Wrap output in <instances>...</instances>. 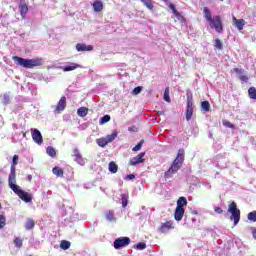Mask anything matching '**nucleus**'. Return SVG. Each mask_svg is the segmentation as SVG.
<instances>
[{"label":"nucleus","mask_w":256,"mask_h":256,"mask_svg":"<svg viewBox=\"0 0 256 256\" xmlns=\"http://www.w3.org/2000/svg\"><path fill=\"white\" fill-rule=\"evenodd\" d=\"M105 217H106L107 221H109L110 223L117 221V218H115V211H113V210H107L105 212Z\"/></svg>","instance_id":"nucleus-20"},{"label":"nucleus","mask_w":256,"mask_h":256,"mask_svg":"<svg viewBox=\"0 0 256 256\" xmlns=\"http://www.w3.org/2000/svg\"><path fill=\"white\" fill-rule=\"evenodd\" d=\"M203 15L211 29H215L217 33H221L223 31V20L221 19V16L216 15L213 17L211 10H209L208 7L203 8Z\"/></svg>","instance_id":"nucleus-1"},{"label":"nucleus","mask_w":256,"mask_h":256,"mask_svg":"<svg viewBox=\"0 0 256 256\" xmlns=\"http://www.w3.org/2000/svg\"><path fill=\"white\" fill-rule=\"evenodd\" d=\"M76 51L85 53V51H93V45H86L85 43L76 44Z\"/></svg>","instance_id":"nucleus-14"},{"label":"nucleus","mask_w":256,"mask_h":256,"mask_svg":"<svg viewBox=\"0 0 256 256\" xmlns=\"http://www.w3.org/2000/svg\"><path fill=\"white\" fill-rule=\"evenodd\" d=\"M215 213H217L218 215H221V213H223V209L221 207H215L214 208Z\"/></svg>","instance_id":"nucleus-47"},{"label":"nucleus","mask_w":256,"mask_h":256,"mask_svg":"<svg viewBox=\"0 0 256 256\" xmlns=\"http://www.w3.org/2000/svg\"><path fill=\"white\" fill-rule=\"evenodd\" d=\"M125 179H126V181H131V180L135 179V174H129L126 176Z\"/></svg>","instance_id":"nucleus-48"},{"label":"nucleus","mask_w":256,"mask_h":256,"mask_svg":"<svg viewBox=\"0 0 256 256\" xmlns=\"http://www.w3.org/2000/svg\"><path fill=\"white\" fill-rule=\"evenodd\" d=\"M18 197H20V199L24 201V203H31V201H33V197L31 196V194L23 190L20 192V195Z\"/></svg>","instance_id":"nucleus-17"},{"label":"nucleus","mask_w":256,"mask_h":256,"mask_svg":"<svg viewBox=\"0 0 256 256\" xmlns=\"http://www.w3.org/2000/svg\"><path fill=\"white\" fill-rule=\"evenodd\" d=\"M7 222V219L5 218L4 215H0V229H3V227H5Z\"/></svg>","instance_id":"nucleus-43"},{"label":"nucleus","mask_w":256,"mask_h":256,"mask_svg":"<svg viewBox=\"0 0 256 256\" xmlns=\"http://www.w3.org/2000/svg\"><path fill=\"white\" fill-rule=\"evenodd\" d=\"M118 134L119 132H117V130H114L112 134L107 135L106 137L96 139V143L99 147H107L109 143H112V141H115V139H117Z\"/></svg>","instance_id":"nucleus-5"},{"label":"nucleus","mask_w":256,"mask_h":256,"mask_svg":"<svg viewBox=\"0 0 256 256\" xmlns=\"http://www.w3.org/2000/svg\"><path fill=\"white\" fill-rule=\"evenodd\" d=\"M183 161H185V150L179 149L176 158L174 159L173 163L169 167V169L164 173L165 179H171L181 167H183Z\"/></svg>","instance_id":"nucleus-2"},{"label":"nucleus","mask_w":256,"mask_h":256,"mask_svg":"<svg viewBox=\"0 0 256 256\" xmlns=\"http://www.w3.org/2000/svg\"><path fill=\"white\" fill-rule=\"evenodd\" d=\"M185 215V208H178L176 207L174 212V219L175 221H181Z\"/></svg>","instance_id":"nucleus-16"},{"label":"nucleus","mask_w":256,"mask_h":256,"mask_svg":"<svg viewBox=\"0 0 256 256\" xmlns=\"http://www.w3.org/2000/svg\"><path fill=\"white\" fill-rule=\"evenodd\" d=\"M158 115H165V112H158Z\"/></svg>","instance_id":"nucleus-52"},{"label":"nucleus","mask_w":256,"mask_h":256,"mask_svg":"<svg viewBox=\"0 0 256 256\" xmlns=\"http://www.w3.org/2000/svg\"><path fill=\"white\" fill-rule=\"evenodd\" d=\"M14 245L15 247H17V249H21V247H23V239H21L20 237H16L14 239Z\"/></svg>","instance_id":"nucleus-32"},{"label":"nucleus","mask_w":256,"mask_h":256,"mask_svg":"<svg viewBox=\"0 0 256 256\" xmlns=\"http://www.w3.org/2000/svg\"><path fill=\"white\" fill-rule=\"evenodd\" d=\"M16 169L10 168V174L8 178V185H14L16 183L17 175L15 173Z\"/></svg>","instance_id":"nucleus-19"},{"label":"nucleus","mask_w":256,"mask_h":256,"mask_svg":"<svg viewBox=\"0 0 256 256\" xmlns=\"http://www.w3.org/2000/svg\"><path fill=\"white\" fill-rule=\"evenodd\" d=\"M192 117H193V109L186 108V120L191 121Z\"/></svg>","instance_id":"nucleus-39"},{"label":"nucleus","mask_w":256,"mask_h":256,"mask_svg":"<svg viewBox=\"0 0 256 256\" xmlns=\"http://www.w3.org/2000/svg\"><path fill=\"white\" fill-rule=\"evenodd\" d=\"M19 163V155H14L12 157V164H11V168L10 169H16L15 166L18 165Z\"/></svg>","instance_id":"nucleus-36"},{"label":"nucleus","mask_w":256,"mask_h":256,"mask_svg":"<svg viewBox=\"0 0 256 256\" xmlns=\"http://www.w3.org/2000/svg\"><path fill=\"white\" fill-rule=\"evenodd\" d=\"M52 173L53 175H56V177H63L65 172L63 171V168L56 166L52 169Z\"/></svg>","instance_id":"nucleus-24"},{"label":"nucleus","mask_w":256,"mask_h":256,"mask_svg":"<svg viewBox=\"0 0 256 256\" xmlns=\"http://www.w3.org/2000/svg\"><path fill=\"white\" fill-rule=\"evenodd\" d=\"M72 157H75V161L78 163V165H85V158L81 155V152H79V149L74 148L72 150Z\"/></svg>","instance_id":"nucleus-9"},{"label":"nucleus","mask_w":256,"mask_h":256,"mask_svg":"<svg viewBox=\"0 0 256 256\" xmlns=\"http://www.w3.org/2000/svg\"><path fill=\"white\" fill-rule=\"evenodd\" d=\"M87 113H89V108H87V107H80L77 110V115L79 117H87Z\"/></svg>","instance_id":"nucleus-25"},{"label":"nucleus","mask_w":256,"mask_h":256,"mask_svg":"<svg viewBox=\"0 0 256 256\" xmlns=\"http://www.w3.org/2000/svg\"><path fill=\"white\" fill-rule=\"evenodd\" d=\"M143 143H145V140H141L133 149L132 151H141V147H143Z\"/></svg>","instance_id":"nucleus-42"},{"label":"nucleus","mask_w":256,"mask_h":256,"mask_svg":"<svg viewBox=\"0 0 256 256\" xmlns=\"http://www.w3.org/2000/svg\"><path fill=\"white\" fill-rule=\"evenodd\" d=\"M201 107H202V109H203V111H204L205 113H209V111H210V109H211V104L209 103V101H203V102L201 103Z\"/></svg>","instance_id":"nucleus-28"},{"label":"nucleus","mask_w":256,"mask_h":256,"mask_svg":"<svg viewBox=\"0 0 256 256\" xmlns=\"http://www.w3.org/2000/svg\"><path fill=\"white\" fill-rule=\"evenodd\" d=\"M233 71H234V73H237V75H240L239 79H240V81H242V83H247V81H249V77L244 74L245 69L234 68Z\"/></svg>","instance_id":"nucleus-13"},{"label":"nucleus","mask_w":256,"mask_h":256,"mask_svg":"<svg viewBox=\"0 0 256 256\" xmlns=\"http://www.w3.org/2000/svg\"><path fill=\"white\" fill-rule=\"evenodd\" d=\"M171 229H175V226H173V220L166 221L159 227L160 233H169Z\"/></svg>","instance_id":"nucleus-8"},{"label":"nucleus","mask_w":256,"mask_h":256,"mask_svg":"<svg viewBox=\"0 0 256 256\" xmlns=\"http://www.w3.org/2000/svg\"><path fill=\"white\" fill-rule=\"evenodd\" d=\"M9 187L10 189H12V191H14L16 195H18V197L21 195V192L23 191L21 190V187H19V185L16 184H10Z\"/></svg>","instance_id":"nucleus-26"},{"label":"nucleus","mask_w":256,"mask_h":256,"mask_svg":"<svg viewBox=\"0 0 256 256\" xmlns=\"http://www.w3.org/2000/svg\"><path fill=\"white\" fill-rule=\"evenodd\" d=\"M248 220L256 223V211L248 213Z\"/></svg>","instance_id":"nucleus-40"},{"label":"nucleus","mask_w":256,"mask_h":256,"mask_svg":"<svg viewBox=\"0 0 256 256\" xmlns=\"http://www.w3.org/2000/svg\"><path fill=\"white\" fill-rule=\"evenodd\" d=\"M143 90V87L141 86H137L133 89L132 91V95H139V93H141V91Z\"/></svg>","instance_id":"nucleus-45"},{"label":"nucleus","mask_w":256,"mask_h":256,"mask_svg":"<svg viewBox=\"0 0 256 256\" xmlns=\"http://www.w3.org/2000/svg\"><path fill=\"white\" fill-rule=\"evenodd\" d=\"M128 201H127V197L123 196L122 197V207H125L127 205Z\"/></svg>","instance_id":"nucleus-49"},{"label":"nucleus","mask_w":256,"mask_h":256,"mask_svg":"<svg viewBox=\"0 0 256 256\" xmlns=\"http://www.w3.org/2000/svg\"><path fill=\"white\" fill-rule=\"evenodd\" d=\"M18 7H19L21 17L25 18L27 13H29V6H27V3L23 2V3H20Z\"/></svg>","instance_id":"nucleus-18"},{"label":"nucleus","mask_w":256,"mask_h":256,"mask_svg":"<svg viewBox=\"0 0 256 256\" xmlns=\"http://www.w3.org/2000/svg\"><path fill=\"white\" fill-rule=\"evenodd\" d=\"M60 247L61 249H63L64 251H67V249H69V247H71V242L67 241V240H63L60 243Z\"/></svg>","instance_id":"nucleus-33"},{"label":"nucleus","mask_w":256,"mask_h":256,"mask_svg":"<svg viewBox=\"0 0 256 256\" xmlns=\"http://www.w3.org/2000/svg\"><path fill=\"white\" fill-rule=\"evenodd\" d=\"M222 124L224 127H228V129H235V125H233L230 121L228 120H223Z\"/></svg>","instance_id":"nucleus-41"},{"label":"nucleus","mask_w":256,"mask_h":256,"mask_svg":"<svg viewBox=\"0 0 256 256\" xmlns=\"http://www.w3.org/2000/svg\"><path fill=\"white\" fill-rule=\"evenodd\" d=\"M178 208L180 209H184V207H187V198L185 197H180L178 200H177V206Z\"/></svg>","instance_id":"nucleus-23"},{"label":"nucleus","mask_w":256,"mask_h":256,"mask_svg":"<svg viewBox=\"0 0 256 256\" xmlns=\"http://www.w3.org/2000/svg\"><path fill=\"white\" fill-rule=\"evenodd\" d=\"M108 169L110 173H117V171L119 170V166H117L115 162H110Z\"/></svg>","instance_id":"nucleus-29"},{"label":"nucleus","mask_w":256,"mask_h":256,"mask_svg":"<svg viewBox=\"0 0 256 256\" xmlns=\"http://www.w3.org/2000/svg\"><path fill=\"white\" fill-rule=\"evenodd\" d=\"M33 179V176L28 175V181H31Z\"/></svg>","instance_id":"nucleus-50"},{"label":"nucleus","mask_w":256,"mask_h":256,"mask_svg":"<svg viewBox=\"0 0 256 256\" xmlns=\"http://www.w3.org/2000/svg\"><path fill=\"white\" fill-rule=\"evenodd\" d=\"M61 69L62 71H64V73H67L69 71H75V69H79V64L72 62L68 66L61 67Z\"/></svg>","instance_id":"nucleus-21"},{"label":"nucleus","mask_w":256,"mask_h":256,"mask_svg":"<svg viewBox=\"0 0 256 256\" xmlns=\"http://www.w3.org/2000/svg\"><path fill=\"white\" fill-rule=\"evenodd\" d=\"M134 249H137V251H143V249H147V244H145V242H139L134 245Z\"/></svg>","instance_id":"nucleus-34"},{"label":"nucleus","mask_w":256,"mask_h":256,"mask_svg":"<svg viewBox=\"0 0 256 256\" xmlns=\"http://www.w3.org/2000/svg\"><path fill=\"white\" fill-rule=\"evenodd\" d=\"M35 228V220L29 218L25 224V229L27 231Z\"/></svg>","instance_id":"nucleus-27"},{"label":"nucleus","mask_w":256,"mask_h":256,"mask_svg":"<svg viewBox=\"0 0 256 256\" xmlns=\"http://www.w3.org/2000/svg\"><path fill=\"white\" fill-rule=\"evenodd\" d=\"M143 157H145V152L139 153L137 156L130 159V162H129L130 165L135 166V165H139V163H143L145 161Z\"/></svg>","instance_id":"nucleus-11"},{"label":"nucleus","mask_w":256,"mask_h":256,"mask_svg":"<svg viewBox=\"0 0 256 256\" xmlns=\"http://www.w3.org/2000/svg\"><path fill=\"white\" fill-rule=\"evenodd\" d=\"M187 109H193V99L191 98L187 100Z\"/></svg>","instance_id":"nucleus-46"},{"label":"nucleus","mask_w":256,"mask_h":256,"mask_svg":"<svg viewBox=\"0 0 256 256\" xmlns=\"http://www.w3.org/2000/svg\"><path fill=\"white\" fill-rule=\"evenodd\" d=\"M14 63L24 69H33V67H41L43 65V58L25 59L19 56H12Z\"/></svg>","instance_id":"nucleus-3"},{"label":"nucleus","mask_w":256,"mask_h":256,"mask_svg":"<svg viewBox=\"0 0 256 256\" xmlns=\"http://www.w3.org/2000/svg\"><path fill=\"white\" fill-rule=\"evenodd\" d=\"M109 121H111V116L109 115H104L101 119H100V125H105V123H109Z\"/></svg>","instance_id":"nucleus-37"},{"label":"nucleus","mask_w":256,"mask_h":256,"mask_svg":"<svg viewBox=\"0 0 256 256\" xmlns=\"http://www.w3.org/2000/svg\"><path fill=\"white\" fill-rule=\"evenodd\" d=\"M47 155H49V157H57V151H55V148L49 146L46 149Z\"/></svg>","instance_id":"nucleus-31"},{"label":"nucleus","mask_w":256,"mask_h":256,"mask_svg":"<svg viewBox=\"0 0 256 256\" xmlns=\"http://www.w3.org/2000/svg\"><path fill=\"white\" fill-rule=\"evenodd\" d=\"M228 213H231L230 221H234V225H238L239 221H241V210L237 208L236 202L229 204Z\"/></svg>","instance_id":"nucleus-4"},{"label":"nucleus","mask_w":256,"mask_h":256,"mask_svg":"<svg viewBox=\"0 0 256 256\" xmlns=\"http://www.w3.org/2000/svg\"><path fill=\"white\" fill-rule=\"evenodd\" d=\"M129 131H134L135 130V127H131V128H128Z\"/></svg>","instance_id":"nucleus-51"},{"label":"nucleus","mask_w":256,"mask_h":256,"mask_svg":"<svg viewBox=\"0 0 256 256\" xmlns=\"http://www.w3.org/2000/svg\"><path fill=\"white\" fill-rule=\"evenodd\" d=\"M194 214L197 215V211H195Z\"/></svg>","instance_id":"nucleus-55"},{"label":"nucleus","mask_w":256,"mask_h":256,"mask_svg":"<svg viewBox=\"0 0 256 256\" xmlns=\"http://www.w3.org/2000/svg\"><path fill=\"white\" fill-rule=\"evenodd\" d=\"M233 25L238 31H243L245 27V19H237L235 16L232 17Z\"/></svg>","instance_id":"nucleus-12"},{"label":"nucleus","mask_w":256,"mask_h":256,"mask_svg":"<svg viewBox=\"0 0 256 256\" xmlns=\"http://www.w3.org/2000/svg\"><path fill=\"white\" fill-rule=\"evenodd\" d=\"M140 1L145 5V7H147V9H150V11H152L154 7L153 0H140Z\"/></svg>","instance_id":"nucleus-30"},{"label":"nucleus","mask_w":256,"mask_h":256,"mask_svg":"<svg viewBox=\"0 0 256 256\" xmlns=\"http://www.w3.org/2000/svg\"><path fill=\"white\" fill-rule=\"evenodd\" d=\"M248 95H249L250 99H256V88L250 87L248 90Z\"/></svg>","instance_id":"nucleus-35"},{"label":"nucleus","mask_w":256,"mask_h":256,"mask_svg":"<svg viewBox=\"0 0 256 256\" xmlns=\"http://www.w3.org/2000/svg\"><path fill=\"white\" fill-rule=\"evenodd\" d=\"M93 9L95 13H101V11H103V2L100 0H95L93 3Z\"/></svg>","instance_id":"nucleus-22"},{"label":"nucleus","mask_w":256,"mask_h":256,"mask_svg":"<svg viewBox=\"0 0 256 256\" xmlns=\"http://www.w3.org/2000/svg\"><path fill=\"white\" fill-rule=\"evenodd\" d=\"M168 7L169 9H171L173 15H175L178 21L185 22V17H183V15H181V13L177 11V8L174 6V4H169Z\"/></svg>","instance_id":"nucleus-15"},{"label":"nucleus","mask_w":256,"mask_h":256,"mask_svg":"<svg viewBox=\"0 0 256 256\" xmlns=\"http://www.w3.org/2000/svg\"><path fill=\"white\" fill-rule=\"evenodd\" d=\"M164 101H166L167 103H171V97L169 96V87L165 88Z\"/></svg>","instance_id":"nucleus-38"},{"label":"nucleus","mask_w":256,"mask_h":256,"mask_svg":"<svg viewBox=\"0 0 256 256\" xmlns=\"http://www.w3.org/2000/svg\"><path fill=\"white\" fill-rule=\"evenodd\" d=\"M214 47H216V49H223V43L219 40V39H215V44Z\"/></svg>","instance_id":"nucleus-44"},{"label":"nucleus","mask_w":256,"mask_h":256,"mask_svg":"<svg viewBox=\"0 0 256 256\" xmlns=\"http://www.w3.org/2000/svg\"><path fill=\"white\" fill-rule=\"evenodd\" d=\"M3 183V180L0 178V184Z\"/></svg>","instance_id":"nucleus-54"},{"label":"nucleus","mask_w":256,"mask_h":256,"mask_svg":"<svg viewBox=\"0 0 256 256\" xmlns=\"http://www.w3.org/2000/svg\"><path fill=\"white\" fill-rule=\"evenodd\" d=\"M31 135L32 139L37 145H41L43 143V135L41 134V131L37 128H31Z\"/></svg>","instance_id":"nucleus-7"},{"label":"nucleus","mask_w":256,"mask_h":256,"mask_svg":"<svg viewBox=\"0 0 256 256\" xmlns=\"http://www.w3.org/2000/svg\"><path fill=\"white\" fill-rule=\"evenodd\" d=\"M65 107H67V98L62 96L55 108L56 113H61V111H65Z\"/></svg>","instance_id":"nucleus-10"},{"label":"nucleus","mask_w":256,"mask_h":256,"mask_svg":"<svg viewBox=\"0 0 256 256\" xmlns=\"http://www.w3.org/2000/svg\"><path fill=\"white\" fill-rule=\"evenodd\" d=\"M131 244V239L129 237H120L114 241V249H121V247H127Z\"/></svg>","instance_id":"nucleus-6"},{"label":"nucleus","mask_w":256,"mask_h":256,"mask_svg":"<svg viewBox=\"0 0 256 256\" xmlns=\"http://www.w3.org/2000/svg\"><path fill=\"white\" fill-rule=\"evenodd\" d=\"M23 137H24V138L27 137V132H24V133H23Z\"/></svg>","instance_id":"nucleus-53"}]
</instances>
